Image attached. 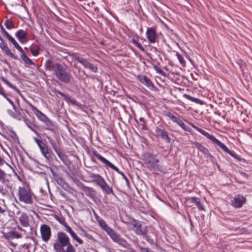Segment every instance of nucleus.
I'll return each mask as SVG.
<instances>
[{"mask_svg":"<svg viewBox=\"0 0 252 252\" xmlns=\"http://www.w3.org/2000/svg\"><path fill=\"white\" fill-rule=\"evenodd\" d=\"M97 222L101 228L106 232L114 242L124 249H129L130 248V245L128 242L120 234L110 228L103 219L99 220Z\"/></svg>","mask_w":252,"mask_h":252,"instance_id":"nucleus-1","label":"nucleus"},{"mask_svg":"<svg viewBox=\"0 0 252 252\" xmlns=\"http://www.w3.org/2000/svg\"><path fill=\"white\" fill-rule=\"evenodd\" d=\"M191 126L197 131L199 132L202 135L206 137L209 140H210L214 144H216L218 146H219L222 150L229 154L232 157L237 159L238 160L240 161L241 158L240 156H238L234 152L231 151L224 144L219 141L218 139H216L214 136L210 134L207 131L204 130L200 128L199 127L195 126L194 125H191Z\"/></svg>","mask_w":252,"mask_h":252,"instance_id":"nucleus-2","label":"nucleus"},{"mask_svg":"<svg viewBox=\"0 0 252 252\" xmlns=\"http://www.w3.org/2000/svg\"><path fill=\"white\" fill-rule=\"evenodd\" d=\"M52 70L60 81L64 83L69 82L71 75L67 66L56 63L52 66Z\"/></svg>","mask_w":252,"mask_h":252,"instance_id":"nucleus-3","label":"nucleus"},{"mask_svg":"<svg viewBox=\"0 0 252 252\" xmlns=\"http://www.w3.org/2000/svg\"><path fill=\"white\" fill-rule=\"evenodd\" d=\"M33 139L38 145L42 154L47 160H50L53 158L54 154L50 148L48 147L46 143L42 140L38 139L33 137Z\"/></svg>","mask_w":252,"mask_h":252,"instance_id":"nucleus-4","label":"nucleus"},{"mask_svg":"<svg viewBox=\"0 0 252 252\" xmlns=\"http://www.w3.org/2000/svg\"><path fill=\"white\" fill-rule=\"evenodd\" d=\"M19 200L25 204H32L33 202L32 193L30 189L24 186L19 187L18 189Z\"/></svg>","mask_w":252,"mask_h":252,"instance_id":"nucleus-5","label":"nucleus"},{"mask_svg":"<svg viewBox=\"0 0 252 252\" xmlns=\"http://www.w3.org/2000/svg\"><path fill=\"white\" fill-rule=\"evenodd\" d=\"M7 114L12 118L18 121L24 120L27 116L23 112V110L20 107V106L16 108V109H7Z\"/></svg>","mask_w":252,"mask_h":252,"instance_id":"nucleus-6","label":"nucleus"},{"mask_svg":"<svg viewBox=\"0 0 252 252\" xmlns=\"http://www.w3.org/2000/svg\"><path fill=\"white\" fill-rule=\"evenodd\" d=\"M94 155L102 163L105 164L106 166L114 169L118 173L122 175L124 177V179L126 181V182H128V180L125 175V174L123 172L120 171L119 169L116 166L113 165L112 163H111L109 161L107 160L106 158H105L104 157H103L100 154L97 153L96 152L94 153Z\"/></svg>","mask_w":252,"mask_h":252,"instance_id":"nucleus-7","label":"nucleus"},{"mask_svg":"<svg viewBox=\"0 0 252 252\" xmlns=\"http://www.w3.org/2000/svg\"><path fill=\"white\" fill-rule=\"evenodd\" d=\"M134 232L138 235L145 236L146 235L147 227L142 225L139 221L135 220L132 223Z\"/></svg>","mask_w":252,"mask_h":252,"instance_id":"nucleus-8","label":"nucleus"},{"mask_svg":"<svg viewBox=\"0 0 252 252\" xmlns=\"http://www.w3.org/2000/svg\"><path fill=\"white\" fill-rule=\"evenodd\" d=\"M40 234L42 240L47 242L51 236V229L47 224H42L40 228Z\"/></svg>","mask_w":252,"mask_h":252,"instance_id":"nucleus-9","label":"nucleus"},{"mask_svg":"<svg viewBox=\"0 0 252 252\" xmlns=\"http://www.w3.org/2000/svg\"><path fill=\"white\" fill-rule=\"evenodd\" d=\"M26 102L30 107L34 114L41 122L44 123L48 118L46 115H45L41 111L38 110L36 107L33 106L31 103L28 101H26Z\"/></svg>","mask_w":252,"mask_h":252,"instance_id":"nucleus-10","label":"nucleus"},{"mask_svg":"<svg viewBox=\"0 0 252 252\" xmlns=\"http://www.w3.org/2000/svg\"><path fill=\"white\" fill-rule=\"evenodd\" d=\"M166 116L169 117L174 123L177 124L180 126L184 130L190 131V128L187 126L182 120L176 117L171 113L168 112L166 114Z\"/></svg>","mask_w":252,"mask_h":252,"instance_id":"nucleus-11","label":"nucleus"},{"mask_svg":"<svg viewBox=\"0 0 252 252\" xmlns=\"http://www.w3.org/2000/svg\"><path fill=\"white\" fill-rule=\"evenodd\" d=\"M246 202V198L242 195L238 194L231 200V205L235 208H240Z\"/></svg>","mask_w":252,"mask_h":252,"instance_id":"nucleus-12","label":"nucleus"},{"mask_svg":"<svg viewBox=\"0 0 252 252\" xmlns=\"http://www.w3.org/2000/svg\"><path fill=\"white\" fill-rule=\"evenodd\" d=\"M147 38L149 42L154 43L156 42L158 35L156 33L155 29L154 28H148L146 32Z\"/></svg>","mask_w":252,"mask_h":252,"instance_id":"nucleus-13","label":"nucleus"},{"mask_svg":"<svg viewBox=\"0 0 252 252\" xmlns=\"http://www.w3.org/2000/svg\"><path fill=\"white\" fill-rule=\"evenodd\" d=\"M15 35L21 43H26L28 41V33L26 31L23 29H20L17 31Z\"/></svg>","mask_w":252,"mask_h":252,"instance_id":"nucleus-14","label":"nucleus"},{"mask_svg":"<svg viewBox=\"0 0 252 252\" xmlns=\"http://www.w3.org/2000/svg\"><path fill=\"white\" fill-rule=\"evenodd\" d=\"M155 133L157 136H160L166 142L168 143L170 142V138L164 129L157 126L155 128Z\"/></svg>","mask_w":252,"mask_h":252,"instance_id":"nucleus-15","label":"nucleus"},{"mask_svg":"<svg viewBox=\"0 0 252 252\" xmlns=\"http://www.w3.org/2000/svg\"><path fill=\"white\" fill-rule=\"evenodd\" d=\"M57 239L59 244L63 246H66L69 243V239L67 235L62 232H59L57 234Z\"/></svg>","mask_w":252,"mask_h":252,"instance_id":"nucleus-16","label":"nucleus"},{"mask_svg":"<svg viewBox=\"0 0 252 252\" xmlns=\"http://www.w3.org/2000/svg\"><path fill=\"white\" fill-rule=\"evenodd\" d=\"M18 220L23 227H28L30 226V219L28 215L25 213H22L18 218Z\"/></svg>","mask_w":252,"mask_h":252,"instance_id":"nucleus-17","label":"nucleus"},{"mask_svg":"<svg viewBox=\"0 0 252 252\" xmlns=\"http://www.w3.org/2000/svg\"><path fill=\"white\" fill-rule=\"evenodd\" d=\"M138 80L143 85L150 89L153 88L154 86L150 79L146 76L139 75L137 76Z\"/></svg>","mask_w":252,"mask_h":252,"instance_id":"nucleus-18","label":"nucleus"},{"mask_svg":"<svg viewBox=\"0 0 252 252\" xmlns=\"http://www.w3.org/2000/svg\"><path fill=\"white\" fill-rule=\"evenodd\" d=\"M0 48L4 54L13 59H17V57L15 56L9 49L7 44L5 42H0Z\"/></svg>","mask_w":252,"mask_h":252,"instance_id":"nucleus-19","label":"nucleus"},{"mask_svg":"<svg viewBox=\"0 0 252 252\" xmlns=\"http://www.w3.org/2000/svg\"><path fill=\"white\" fill-rule=\"evenodd\" d=\"M23 236L21 233H19L14 230H12L5 234V238L8 240H12L14 239L21 238Z\"/></svg>","mask_w":252,"mask_h":252,"instance_id":"nucleus-20","label":"nucleus"},{"mask_svg":"<svg viewBox=\"0 0 252 252\" xmlns=\"http://www.w3.org/2000/svg\"><path fill=\"white\" fill-rule=\"evenodd\" d=\"M0 183L5 186L7 188L11 189L12 186L10 185L9 181L6 179V173L0 169Z\"/></svg>","mask_w":252,"mask_h":252,"instance_id":"nucleus-21","label":"nucleus"},{"mask_svg":"<svg viewBox=\"0 0 252 252\" xmlns=\"http://www.w3.org/2000/svg\"><path fill=\"white\" fill-rule=\"evenodd\" d=\"M25 122L26 125L32 131H33L36 135L39 136V133L38 132L37 128L35 124L31 121L30 120L26 118H25L23 120Z\"/></svg>","mask_w":252,"mask_h":252,"instance_id":"nucleus-22","label":"nucleus"},{"mask_svg":"<svg viewBox=\"0 0 252 252\" xmlns=\"http://www.w3.org/2000/svg\"><path fill=\"white\" fill-rule=\"evenodd\" d=\"M90 178L92 179V181L94 182L98 186H100V185L105 181L104 179L100 176L99 174H90Z\"/></svg>","mask_w":252,"mask_h":252,"instance_id":"nucleus-23","label":"nucleus"},{"mask_svg":"<svg viewBox=\"0 0 252 252\" xmlns=\"http://www.w3.org/2000/svg\"><path fill=\"white\" fill-rule=\"evenodd\" d=\"M21 53V58L23 62L28 65H35V63L26 54L23 48L19 51Z\"/></svg>","mask_w":252,"mask_h":252,"instance_id":"nucleus-24","label":"nucleus"},{"mask_svg":"<svg viewBox=\"0 0 252 252\" xmlns=\"http://www.w3.org/2000/svg\"><path fill=\"white\" fill-rule=\"evenodd\" d=\"M101 189L105 192L106 193L109 194H113V191L112 189L109 186V185L107 184V183L104 181L101 185L99 186Z\"/></svg>","mask_w":252,"mask_h":252,"instance_id":"nucleus-25","label":"nucleus"},{"mask_svg":"<svg viewBox=\"0 0 252 252\" xmlns=\"http://www.w3.org/2000/svg\"><path fill=\"white\" fill-rule=\"evenodd\" d=\"M195 146L201 153L207 156H211L210 153L207 148L198 142L195 143Z\"/></svg>","mask_w":252,"mask_h":252,"instance_id":"nucleus-26","label":"nucleus"},{"mask_svg":"<svg viewBox=\"0 0 252 252\" xmlns=\"http://www.w3.org/2000/svg\"><path fill=\"white\" fill-rule=\"evenodd\" d=\"M48 139L49 141L50 144L51 145L53 149L56 152L58 156L61 158L62 153L60 151L59 147L56 142L52 139H50L49 137H48Z\"/></svg>","mask_w":252,"mask_h":252,"instance_id":"nucleus-27","label":"nucleus"},{"mask_svg":"<svg viewBox=\"0 0 252 252\" xmlns=\"http://www.w3.org/2000/svg\"><path fill=\"white\" fill-rule=\"evenodd\" d=\"M46 126V128L48 130L53 131L55 129L56 126L53 122L48 118L44 123Z\"/></svg>","mask_w":252,"mask_h":252,"instance_id":"nucleus-28","label":"nucleus"},{"mask_svg":"<svg viewBox=\"0 0 252 252\" xmlns=\"http://www.w3.org/2000/svg\"><path fill=\"white\" fill-rule=\"evenodd\" d=\"M7 39L13 44L14 47L17 49L18 51L20 50H22V47L20 46V45L17 43V42L15 40V39L10 34L8 35L6 37Z\"/></svg>","mask_w":252,"mask_h":252,"instance_id":"nucleus-29","label":"nucleus"},{"mask_svg":"<svg viewBox=\"0 0 252 252\" xmlns=\"http://www.w3.org/2000/svg\"><path fill=\"white\" fill-rule=\"evenodd\" d=\"M64 226L65 227V230L70 234L71 237L74 239L76 240L78 242H79V238L74 232V231L72 230L71 227L67 225H65Z\"/></svg>","mask_w":252,"mask_h":252,"instance_id":"nucleus-30","label":"nucleus"},{"mask_svg":"<svg viewBox=\"0 0 252 252\" xmlns=\"http://www.w3.org/2000/svg\"><path fill=\"white\" fill-rule=\"evenodd\" d=\"M190 200L191 202L194 203L199 210H203L204 209L203 205L197 198L196 197H192Z\"/></svg>","mask_w":252,"mask_h":252,"instance_id":"nucleus-31","label":"nucleus"},{"mask_svg":"<svg viewBox=\"0 0 252 252\" xmlns=\"http://www.w3.org/2000/svg\"><path fill=\"white\" fill-rule=\"evenodd\" d=\"M64 247L65 246H63L62 245L59 244V243H55L53 246L54 249L56 252H65V251L64 249Z\"/></svg>","mask_w":252,"mask_h":252,"instance_id":"nucleus-32","label":"nucleus"},{"mask_svg":"<svg viewBox=\"0 0 252 252\" xmlns=\"http://www.w3.org/2000/svg\"><path fill=\"white\" fill-rule=\"evenodd\" d=\"M4 98H5L7 100V101L11 104L13 110L16 109V108L20 106L19 103V100L17 99L16 100L17 104H15V103H14V102L11 99H10V98H9L8 97V94L6 95V97H4Z\"/></svg>","mask_w":252,"mask_h":252,"instance_id":"nucleus-33","label":"nucleus"},{"mask_svg":"<svg viewBox=\"0 0 252 252\" xmlns=\"http://www.w3.org/2000/svg\"><path fill=\"white\" fill-rule=\"evenodd\" d=\"M1 80L9 88L12 89L14 90L19 91V90L17 89V88L13 85L12 84H11L7 79H6L4 77H0Z\"/></svg>","mask_w":252,"mask_h":252,"instance_id":"nucleus-34","label":"nucleus"},{"mask_svg":"<svg viewBox=\"0 0 252 252\" xmlns=\"http://www.w3.org/2000/svg\"><path fill=\"white\" fill-rule=\"evenodd\" d=\"M4 25L8 30H10L14 28V24L11 19H6L4 22Z\"/></svg>","mask_w":252,"mask_h":252,"instance_id":"nucleus-35","label":"nucleus"},{"mask_svg":"<svg viewBox=\"0 0 252 252\" xmlns=\"http://www.w3.org/2000/svg\"><path fill=\"white\" fill-rule=\"evenodd\" d=\"M2 202H0V214H3L7 209L6 205L5 204L4 199H0Z\"/></svg>","mask_w":252,"mask_h":252,"instance_id":"nucleus-36","label":"nucleus"},{"mask_svg":"<svg viewBox=\"0 0 252 252\" xmlns=\"http://www.w3.org/2000/svg\"><path fill=\"white\" fill-rule=\"evenodd\" d=\"M52 61L51 60H47L45 63V66L47 70L51 71L52 70Z\"/></svg>","mask_w":252,"mask_h":252,"instance_id":"nucleus-37","label":"nucleus"},{"mask_svg":"<svg viewBox=\"0 0 252 252\" xmlns=\"http://www.w3.org/2000/svg\"><path fill=\"white\" fill-rule=\"evenodd\" d=\"M8 133L9 134V136L13 139H15L17 138V136L16 132L14 131L12 128L10 127L8 129Z\"/></svg>","mask_w":252,"mask_h":252,"instance_id":"nucleus-38","label":"nucleus"},{"mask_svg":"<svg viewBox=\"0 0 252 252\" xmlns=\"http://www.w3.org/2000/svg\"><path fill=\"white\" fill-rule=\"evenodd\" d=\"M30 51L33 56L37 57L39 54L40 48L38 47L36 49H34L33 48H31Z\"/></svg>","mask_w":252,"mask_h":252,"instance_id":"nucleus-39","label":"nucleus"},{"mask_svg":"<svg viewBox=\"0 0 252 252\" xmlns=\"http://www.w3.org/2000/svg\"><path fill=\"white\" fill-rule=\"evenodd\" d=\"M155 70L156 71L157 73L159 74L160 75L163 76H166V73L165 72H164L162 69H161L159 67H158L157 65H155L154 67Z\"/></svg>","mask_w":252,"mask_h":252,"instance_id":"nucleus-40","label":"nucleus"},{"mask_svg":"<svg viewBox=\"0 0 252 252\" xmlns=\"http://www.w3.org/2000/svg\"><path fill=\"white\" fill-rule=\"evenodd\" d=\"M179 62L182 64H184L185 63V61L183 58V57L182 56V55H181L180 53H177L176 54Z\"/></svg>","mask_w":252,"mask_h":252,"instance_id":"nucleus-41","label":"nucleus"},{"mask_svg":"<svg viewBox=\"0 0 252 252\" xmlns=\"http://www.w3.org/2000/svg\"><path fill=\"white\" fill-rule=\"evenodd\" d=\"M80 63L83 65L86 68H88L91 64L89 62L85 59H80Z\"/></svg>","mask_w":252,"mask_h":252,"instance_id":"nucleus-42","label":"nucleus"},{"mask_svg":"<svg viewBox=\"0 0 252 252\" xmlns=\"http://www.w3.org/2000/svg\"><path fill=\"white\" fill-rule=\"evenodd\" d=\"M66 246L67 247L65 252H75L73 247L70 243H69Z\"/></svg>","mask_w":252,"mask_h":252,"instance_id":"nucleus-43","label":"nucleus"},{"mask_svg":"<svg viewBox=\"0 0 252 252\" xmlns=\"http://www.w3.org/2000/svg\"><path fill=\"white\" fill-rule=\"evenodd\" d=\"M61 185L62 186V188H63L65 190H68L69 188L68 185L67 183L63 181V180L61 179Z\"/></svg>","mask_w":252,"mask_h":252,"instance_id":"nucleus-44","label":"nucleus"},{"mask_svg":"<svg viewBox=\"0 0 252 252\" xmlns=\"http://www.w3.org/2000/svg\"><path fill=\"white\" fill-rule=\"evenodd\" d=\"M133 43L136 45L139 49L141 50L142 51H144V48L142 47V46L141 45L140 43H139L136 40L133 39L132 40Z\"/></svg>","mask_w":252,"mask_h":252,"instance_id":"nucleus-45","label":"nucleus"},{"mask_svg":"<svg viewBox=\"0 0 252 252\" xmlns=\"http://www.w3.org/2000/svg\"><path fill=\"white\" fill-rule=\"evenodd\" d=\"M7 94L0 84V95H2L3 97H6Z\"/></svg>","mask_w":252,"mask_h":252,"instance_id":"nucleus-46","label":"nucleus"},{"mask_svg":"<svg viewBox=\"0 0 252 252\" xmlns=\"http://www.w3.org/2000/svg\"><path fill=\"white\" fill-rule=\"evenodd\" d=\"M7 193V191L3 189L2 185H0V193L3 195H5Z\"/></svg>","mask_w":252,"mask_h":252,"instance_id":"nucleus-47","label":"nucleus"},{"mask_svg":"<svg viewBox=\"0 0 252 252\" xmlns=\"http://www.w3.org/2000/svg\"><path fill=\"white\" fill-rule=\"evenodd\" d=\"M88 68L92 70L93 72H96L97 69V67L93 65L91 63L90 64Z\"/></svg>","mask_w":252,"mask_h":252,"instance_id":"nucleus-48","label":"nucleus"},{"mask_svg":"<svg viewBox=\"0 0 252 252\" xmlns=\"http://www.w3.org/2000/svg\"><path fill=\"white\" fill-rule=\"evenodd\" d=\"M184 96L188 100H191L192 101H195V100L196 99V98L187 94H184Z\"/></svg>","mask_w":252,"mask_h":252,"instance_id":"nucleus-49","label":"nucleus"},{"mask_svg":"<svg viewBox=\"0 0 252 252\" xmlns=\"http://www.w3.org/2000/svg\"><path fill=\"white\" fill-rule=\"evenodd\" d=\"M139 248L141 252H152L148 248H143L142 247H140Z\"/></svg>","mask_w":252,"mask_h":252,"instance_id":"nucleus-50","label":"nucleus"},{"mask_svg":"<svg viewBox=\"0 0 252 252\" xmlns=\"http://www.w3.org/2000/svg\"><path fill=\"white\" fill-rule=\"evenodd\" d=\"M0 29L3 33L5 35L6 37L9 35V33L4 29V28L0 25Z\"/></svg>","mask_w":252,"mask_h":252,"instance_id":"nucleus-51","label":"nucleus"},{"mask_svg":"<svg viewBox=\"0 0 252 252\" xmlns=\"http://www.w3.org/2000/svg\"><path fill=\"white\" fill-rule=\"evenodd\" d=\"M17 228L18 229V230H19L21 231L24 232V234H26L27 233L25 229H24L21 226H20L19 225H18Z\"/></svg>","mask_w":252,"mask_h":252,"instance_id":"nucleus-52","label":"nucleus"},{"mask_svg":"<svg viewBox=\"0 0 252 252\" xmlns=\"http://www.w3.org/2000/svg\"><path fill=\"white\" fill-rule=\"evenodd\" d=\"M94 217H95V220H97V221H98L99 220H100L101 218L100 217H99L96 214L95 212H94Z\"/></svg>","mask_w":252,"mask_h":252,"instance_id":"nucleus-53","label":"nucleus"},{"mask_svg":"<svg viewBox=\"0 0 252 252\" xmlns=\"http://www.w3.org/2000/svg\"><path fill=\"white\" fill-rule=\"evenodd\" d=\"M94 217H95V220H97V221H98L99 220H100L101 218L100 217H99L96 214L95 212H94Z\"/></svg>","mask_w":252,"mask_h":252,"instance_id":"nucleus-54","label":"nucleus"},{"mask_svg":"<svg viewBox=\"0 0 252 252\" xmlns=\"http://www.w3.org/2000/svg\"><path fill=\"white\" fill-rule=\"evenodd\" d=\"M50 170L51 172L52 173L53 176L54 177L56 176V174L54 170L51 167L50 168Z\"/></svg>","mask_w":252,"mask_h":252,"instance_id":"nucleus-55","label":"nucleus"},{"mask_svg":"<svg viewBox=\"0 0 252 252\" xmlns=\"http://www.w3.org/2000/svg\"><path fill=\"white\" fill-rule=\"evenodd\" d=\"M86 237L89 240H94L93 237L89 234L86 235Z\"/></svg>","mask_w":252,"mask_h":252,"instance_id":"nucleus-56","label":"nucleus"},{"mask_svg":"<svg viewBox=\"0 0 252 252\" xmlns=\"http://www.w3.org/2000/svg\"><path fill=\"white\" fill-rule=\"evenodd\" d=\"M38 71H39V72H40L41 73H42L43 75H45V76H46V74H45V72H44L43 70H42V69H40L38 67Z\"/></svg>","mask_w":252,"mask_h":252,"instance_id":"nucleus-57","label":"nucleus"},{"mask_svg":"<svg viewBox=\"0 0 252 252\" xmlns=\"http://www.w3.org/2000/svg\"><path fill=\"white\" fill-rule=\"evenodd\" d=\"M74 62H79V57H75L74 59Z\"/></svg>","mask_w":252,"mask_h":252,"instance_id":"nucleus-58","label":"nucleus"},{"mask_svg":"<svg viewBox=\"0 0 252 252\" xmlns=\"http://www.w3.org/2000/svg\"><path fill=\"white\" fill-rule=\"evenodd\" d=\"M72 180L74 182V183L76 184V185L78 186V182H79V181L77 180L76 181H75L73 179H72Z\"/></svg>","mask_w":252,"mask_h":252,"instance_id":"nucleus-59","label":"nucleus"},{"mask_svg":"<svg viewBox=\"0 0 252 252\" xmlns=\"http://www.w3.org/2000/svg\"><path fill=\"white\" fill-rule=\"evenodd\" d=\"M0 42H4V40L3 39V38L1 37V36L0 35Z\"/></svg>","mask_w":252,"mask_h":252,"instance_id":"nucleus-60","label":"nucleus"},{"mask_svg":"<svg viewBox=\"0 0 252 252\" xmlns=\"http://www.w3.org/2000/svg\"><path fill=\"white\" fill-rule=\"evenodd\" d=\"M58 94H60L62 96H63L64 95L63 94L61 93V92H58Z\"/></svg>","mask_w":252,"mask_h":252,"instance_id":"nucleus-61","label":"nucleus"},{"mask_svg":"<svg viewBox=\"0 0 252 252\" xmlns=\"http://www.w3.org/2000/svg\"><path fill=\"white\" fill-rule=\"evenodd\" d=\"M154 160L155 161V162H156V163H157V162H158V159H154Z\"/></svg>","mask_w":252,"mask_h":252,"instance_id":"nucleus-62","label":"nucleus"},{"mask_svg":"<svg viewBox=\"0 0 252 252\" xmlns=\"http://www.w3.org/2000/svg\"><path fill=\"white\" fill-rule=\"evenodd\" d=\"M153 49H154V50L155 51H157V48L156 47H153Z\"/></svg>","mask_w":252,"mask_h":252,"instance_id":"nucleus-63","label":"nucleus"},{"mask_svg":"<svg viewBox=\"0 0 252 252\" xmlns=\"http://www.w3.org/2000/svg\"><path fill=\"white\" fill-rule=\"evenodd\" d=\"M82 241L80 239V244H82Z\"/></svg>","mask_w":252,"mask_h":252,"instance_id":"nucleus-64","label":"nucleus"}]
</instances>
